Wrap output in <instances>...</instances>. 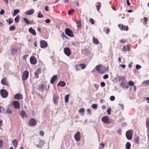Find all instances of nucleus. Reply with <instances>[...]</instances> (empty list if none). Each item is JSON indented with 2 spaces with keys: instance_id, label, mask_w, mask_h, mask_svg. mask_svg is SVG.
I'll return each mask as SVG.
<instances>
[{
  "instance_id": "f257e3e1",
  "label": "nucleus",
  "mask_w": 149,
  "mask_h": 149,
  "mask_svg": "<svg viewBox=\"0 0 149 149\" xmlns=\"http://www.w3.org/2000/svg\"><path fill=\"white\" fill-rule=\"evenodd\" d=\"M21 47L18 48L12 47L11 49V54L12 56H14L17 52L20 53L21 52Z\"/></svg>"
},
{
  "instance_id": "f03ea898",
  "label": "nucleus",
  "mask_w": 149,
  "mask_h": 149,
  "mask_svg": "<svg viewBox=\"0 0 149 149\" xmlns=\"http://www.w3.org/2000/svg\"><path fill=\"white\" fill-rule=\"evenodd\" d=\"M96 70L100 74H104L105 73L104 68L100 65H98L96 66Z\"/></svg>"
},
{
  "instance_id": "7ed1b4c3",
  "label": "nucleus",
  "mask_w": 149,
  "mask_h": 149,
  "mask_svg": "<svg viewBox=\"0 0 149 149\" xmlns=\"http://www.w3.org/2000/svg\"><path fill=\"white\" fill-rule=\"evenodd\" d=\"M29 75V72L25 70L23 72L22 76V79L23 81H26L28 79Z\"/></svg>"
},
{
  "instance_id": "20e7f679",
  "label": "nucleus",
  "mask_w": 149,
  "mask_h": 149,
  "mask_svg": "<svg viewBox=\"0 0 149 149\" xmlns=\"http://www.w3.org/2000/svg\"><path fill=\"white\" fill-rule=\"evenodd\" d=\"M133 134V131L132 130H129L127 131L126 133V136L128 140L132 139Z\"/></svg>"
},
{
  "instance_id": "39448f33",
  "label": "nucleus",
  "mask_w": 149,
  "mask_h": 149,
  "mask_svg": "<svg viewBox=\"0 0 149 149\" xmlns=\"http://www.w3.org/2000/svg\"><path fill=\"white\" fill-rule=\"evenodd\" d=\"M0 93L1 96L3 98H6L8 96V92L6 90L3 89L0 90Z\"/></svg>"
},
{
  "instance_id": "423d86ee",
  "label": "nucleus",
  "mask_w": 149,
  "mask_h": 149,
  "mask_svg": "<svg viewBox=\"0 0 149 149\" xmlns=\"http://www.w3.org/2000/svg\"><path fill=\"white\" fill-rule=\"evenodd\" d=\"M1 83L2 84L7 86L8 88H10V84L7 80V78L4 77L2 79L1 81Z\"/></svg>"
},
{
  "instance_id": "0eeeda50",
  "label": "nucleus",
  "mask_w": 149,
  "mask_h": 149,
  "mask_svg": "<svg viewBox=\"0 0 149 149\" xmlns=\"http://www.w3.org/2000/svg\"><path fill=\"white\" fill-rule=\"evenodd\" d=\"M65 33L67 36L70 37H73L74 36L73 31L69 28L65 29Z\"/></svg>"
},
{
  "instance_id": "6e6552de",
  "label": "nucleus",
  "mask_w": 149,
  "mask_h": 149,
  "mask_svg": "<svg viewBox=\"0 0 149 149\" xmlns=\"http://www.w3.org/2000/svg\"><path fill=\"white\" fill-rule=\"evenodd\" d=\"M79 67L81 69H84L86 68V64L84 63H81L79 65H76L75 66V69L76 71L79 70Z\"/></svg>"
},
{
  "instance_id": "1a4fd4ad",
  "label": "nucleus",
  "mask_w": 149,
  "mask_h": 149,
  "mask_svg": "<svg viewBox=\"0 0 149 149\" xmlns=\"http://www.w3.org/2000/svg\"><path fill=\"white\" fill-rule=\"evenodd\" d=\"M28 123L29 126H33L36 125L37 124V122L35 119L32 118L29 120Z\"/></svg>"
},
{
  "instance_id": "9d476101",
  "label": "nucleus",
  "mask_w": 149,
  "mask_h": 149,
  "mask_svg": "<svg viewBox=\"0 0 149 149\" xmlns=\"http://www.w3.org/2000/svg\"><path fill=\"white\" fill-rule=\"evenodd\" d=\"M30 62L31 64L34 65L37 63V61L36 57L32 56L30 58Z\"/></svg>"
},
{
  "instance_id": "9b49d317",
  "label": "nucleus",
  "mask_w": 149,
  "mask_h": 149,
  "mask_svg": "<svg viewBox=\"0 0 149 149\" xmlns=\"http://www.w3.org/2000/svg\"><path fill=\"white\" fill-rule=\"evenodd\" d=\"M46 86L45 84L42 83L38 85V89L41 92H43L45 89Z\"/></svg>"
},
{
  "instance_id": "f8f14e48",
  "label": "nucleus",
  "mask_w": 149,
  "mask_h": 149,
  "mask_svg": "<svg viewBox=\"0 0 149 149\" xmlns=\"http://www.w3.org/2000/svg\"><path fill=\"white\" fill-rule=\"evenodd\" d=\"M64 54L67 56H69L71 54V52L69 48L65 47L63 49Z\"/></svg>"
},
{
  "instance_id": "ddd939ff",
  "label": "nucleus",
  "mask_w": 149,
  "mask_h": 149,
  "mask_svg": "<svg viewBox=\"0 0 149 149\" xmlns=\"http://www.w3.org/2000/svg\"><path fill=\"white\" fill-rule=\"evenodd\" d=\"M12 104L15 109H19L20 108V103L18 101H13V102Z\"/></svg>"
},
{
  "instance_id": "4468645a",
  "label": "nucleus",
  "mask_w": 149,
  "mask_h": 149,
  "mask_svg": "<svg viewBox=\"0 0 149 149\" xmlns=\"http://www.w3.org/2000/svg\"><path fill=\"white\" fill-rule=\"evenodd\" d=\"M118 26L121 30L127 31L129 29L127 26L124 25L123 24H118Z\"/></svg>"
},
{
  "instance_id": "2eb2a0df",
  "label": "nucleus",
  "mask_w": 149,
  "mask_h": 149,
  "mask_svg": "<svg viewBox=\"0 0 149 149\" xmlns=\"http://www.w3.org/2000/svg\"><path fill=\"white\" fill-rule=\"evenodd\" d=\"M101 120L103 122L106 124H109L111 122V121L109 120V118L107 116H103Z\"/></svg>"
},
{
  "instance_id": "dca6fc26",
  "label": "nucleus",
  "mask_w": 149,
  "mask_h": 149,
  "mask_svg": "<svg viewBox=\"0 0 149 149\" xmlns=\"http://www.w3.org/2000/svg\"><path fill=\"white\" fill-rule=\"evenodd\" d=\"M40 43V47L42 48H46L48 45L47 42L44 40H41Z\"/></svg>"
},
{
  "instance_id": "f3484780",
  "label": "nucleus",
  "mask_w": 149,
  "mask_h": 149,
  "mask_svg": "<svg viewBox=\"0 0 149 149\" xmlns=\"http://www.w3.org/2000/svg\"><path fill=\"white\" fill-rule=\"evenodd\" d=\"M75 139L77 141H79L80 140L81 135L79 131H78L76 134L74 136Z\"/></svg>"
},
{
  "instance_id": "a211bd4d",
  "label": "nucleus",
  "mask_w": 149,
  "mask_h": 149,
  "mask_svg": "<svg viewBox=\"0 0 149 149\" xmlns=\"http://www.w3.org/2000/svg\"><path fill=\"white\" fill-rule=\"evenodd\" d=\"M41 72V69L38 68L34 72L35 77L36 78H38L39 77V74Z\"/></svg>"
},
{
  "instance_id": "6ab92c4d",
  "label": "nucleus",
  "mask_w": 149,
  "mask_h": 149,
  "mask_svg": "<svg viewBox=\"0 0 149 149\" xmlns=\"http://www.w3.org/2000/svg\"><path fill=\"white\" fill-rule=\"evenodd\" d=\"M19 114L21 117L22 118L27 117V115L25 111L24 110L21 111L19 113Z\"/></svg>"
},
{
  "instance_id": "aec40b11",
  "label": "nucleus",
  "mask_w": 149,
  "mask_h": 149,
  "mask_svg": "<svg viewBox=\"0 0 149 149\" xmlns=\"http://www.w3.org/2000/svg\"><path fill=\"white\" fill-rule=\"evenodd\" d=\"M14 98L18 100H20V99H22V95L20 93H17L14 96Z\"/></svg>"
},
{
  "instance_id": "412c9836",
  "label": "nucleus",
  "mask_w": 149,
  "mask_h": 149,
  "mask_svg": "<svg viewBox=\"0 0 149 149\" xmlns=\"http://www.w3.org/2000/svg\"><path fill=\"white\" fill-rule=\"evenodd\" d=\"M59 99V96L56 95H54L53 96V101L55 104L57 103Z\"/></svg>"
},
{
  "instance_id": "4be33fe9",
  "label": "nucleus",
  "mask_w": 149,
  "mask_h": 149,
  "mask_svg": "<svg viewBox=\"0 0 149 149\" xmlns=\"http://www.w3.org/2000/svg\"><path fill=\"white\" fill-rule=\"evenodd\" d=\"M130 49V47L129 45H126L124 46L123 48V49L124 51H127L128 52H129Z\"/></svg>"
},
{
  "instance_id": "5701e85b",
  "label": "nucleus",
  "mask_w": 149,
  "mask_h": 149,
  "mask_svg": "<svg viewBox=\"0 0 149 149\" xmlns=\"http://www.w3.org/2000/svg\"><path fill=\"white\" fill-rule=\"evenodd\" d=\"M23 19L25 23L29 25L33 24V20L29 21L27 18L25 17Z\"/></svg>"
},
{
  "instance_id": "b1692460",
  "label": "nucleus",
  "mask_w": 149,
  "mask_h": 149,
  "mask_svg": "<svg viewBox=\"0 0 149 149\" xmlns=\"http://www.w3.org/2000/svg\"><path fill=\"white\" fill-rule=\"evenodd\" d=\"M58 79V77L57 75H55L52 77L50 80V83L52 84L54 83V82L56 81Z\"/></svg>"
},
{
  "instance_id": "393cba45",
  "label": "nucleus",
  "mask_w": 149,
  "mask_h": 149,
  "mask_svg": "<svg viewBox=\"0 0 149 149\" xmlns=\"http://www.w3.org/2000/svg\"><path fill=\"white\" fill-rule=\"evenodd\" d=\"M12 143L15 148V149L18 145V142L16 139H14L12 141Z\"/></svg>"
},
{
  "instance_id": "a878e982",
  "label": "nucleus",
  "mask_w": 149,
  "mask_h": 149,
  "mask_svg": "<svg viewBox=\"0 0 149 149\" xmlns=\"http://www.w3.org/2000/svg\"><path fill=\"white\" fill-rule=\"evenodd\" d=\"M29 32L33 35L36 36V33L35 30L33 29L32 27H30L29 29Z\"/></svg>"
},
{
  "instance_id": "bb28decb",
  "label": "nucleus",
  "mask_w": 149,
  "mask_h": 149,
  "mask_svg": "<svg viewBox=\"0 0 149 149\" xmlns=\"http://www.w3.org/2000/svg\"><path fill=\"white\" fill-rule=\"evenodd\" d=\"M93 43L96 45H97L99 43V42L98 40L94 37H93Z\"/></svg>"
},
{
  "instance_id": "cd10ccee",
  "label": "nucleus",
  "mask_w": 149,
  "mask_h": 149,
  "mask_svg": "<svg viewBox=\"0 0 149 149\" xmlns=\"http://www.w3.org/2000/svg\"><path fill=\"white\" fill-rule=\"evenodd\" d=\"M66 85L65 83L63 81H61L58 82L57 84V86L60 85L61 87L65 86Z\"/></svg>"
},
{
  "instance_id": "c85d7f7f",
  "label": "nucleus",
  "mask_w": 149,
  "mask_h": 149,
  "mask_svg": "<svg viewBox=\"0 0 149 149\" xmlns=\"http://www.w3.org/2000/svg\"><path fill=\"white\" fill-rule=\"evenodd\" d=\"M34 11L33 9H31L30 11H26L25 14L26 15H32L34 13Z\"/></svg>"
},
{
  "instance_id": "c756f323",
  "label": "nucleus",
  "mask_w": 149,
  "mask_h": 149,
  "mask_svg": "<svg viewBox=\"0 0 149 149\" xmlns=\"http://www.w3.org/2000/svg\"><path fill=\"white\" fill-rule=\"evenodd\" d=\"M101 6V3L100 2H97L96 3V7L97 8V10L98 11H99V10Z\"/></svg>"
},
{
  "instance_id": "7c9ffc66",
  "label": "nucleus",
  "mask_w": 149,
  "mask_h": 149,
  "mask_svg": "<svg viewBox=\"0 0 149 149\" xmlns=\"http://www.w3.org/2000/svg\"><path fill=\"white\" fill-rule=\"evenodd\" d=\"M39 144H37L36 146L38 147H41L44 144V141L42 140H40L39 141Z\"/></svg>"
},
{
  "instance_id": "2f4dec72",
  "label": "nucleus",
  "mask_w": 149,
  "mask_h": 149,
  "mask_svg": "<svg viewBox=\"0 0 149 149\" xmlns=\"http://www.w3.org/2000/svg\"><path fill=\"white\" fill-rule=\"evenodd\" d=\"M139 137L138 136H136L134 140V142L135 143L138 144L139 143Z\"/></svg>"
},
{
  "instance_id": "473e14b6",
  "label": "nucleus",
  "mask_w": 149,
  "mask_h": 149,
  "mask_svg": "<svg viewBox=\"0 0 149 149\" xmlns=\"http://www.w3.org/2000/svg\"><path fill=\"white\" fill-rule=\"evenodd\" d=\"M146 124L147 128V132H148L149 131V118H147L146 119Z\"/></svg>"
},
{
  "instance_id": "72a5a7b5",
  "label": "nucleus",
  "mask_w": 149,
  "mask_h": 149,
  "mask_svg": "<svg viewBox=\"0 0 149 149\" xmlns=\"http://www.w3.org/2000/svg\"><path fill=\"white\" fill-rule=\"evenodd\" d=\"M131 145L130 142H128L126 143L125 145V148L126 149H130Z\"/></svg>"
},
{
  "instance_id": "f704fd0d",
  "label": "nucleus",
  "mask_w": 149,
  "mask_h": 149,
  "mask_svg": "<svg viewBox=\"0 0 149 149\" xmlns=\"http://www.w3.org/2000/svg\"><path fill=\"white\" fill-rule=\"evenodd\" d=\"M20 12V10L19 9L14 10L13 13V15L15 16L16 15L17 13H19Z\"/></svg>"
},
{
  "instance_id": "c9c22d12",
  "label": "nucleus",
  "mask_w": 149,
  "mask_h": 149,
  "mask_svg": "<svg viewBox=\"0 0 149 149\" xmlns=\"http://www.w3.org/2000/svg\"><path fill=\"white\" fill-rule=\"evenodd\" d=\"M148 21V19L146 17H144L143 18V24L145 25L147 24V22Z\"/></svg>"
},
{
  "instance_id": "e433bc0d",
  "label": "nucleus",
  "mask_w": 149,
  "mask_h": 149,
  "mask_svg": "<svg viewBox=\"0 0 149 149\" xmlns=\"http://www.w3.org/2000/svg\"><path fill=\"white\" fill-rule=\"evenodd\" d=\"M61 35L62 37L63 38H65V39H68V38L65 35V34L63 32H62L61 33Z\"/></svg>"
},
{
  "instance_id": "4c0bfd02",
  "label": "nucleus",
  "mask_w": 149,
  "mask_h": 149,
  "mask_svg": "<svg viewBox=\"0 0 149 149\" xmlns=\"http://www.w3.org/2000/svg\"><path fill=\"white\" fill-rule=\"evenodd\" d=\"M6 112L8 114H10L12 113V110H10L9 108H7L6 109Z\"/></svg>"
},
{
  "instance_id": "58836bf2",
  "label": "nucleus",
  "mask_w": 149,
  "mask_h": 149,
  "mask_svg": "<svg viewBox=\"0 0 149 149\" xmlns=\"http://www.w3.org/2000/svg\"><path fill=\"white\" fill-rule=\"evenodd\" d=\"M43 15H42L41 12H39L37 15V17L39 18H41L43 17Z\"/></svg>"
},
{
  "instance_id": "ea45409f",
  "label": "nucleus",
  "mask_w": 149,
  "mask_h": 149,
  "mask_svg": "<svg viewBox=\"0 0 149 149\" xmlns=\"http://www.w3.org/2000/svg\"><path fill=\"white\" fill-rule=\"evenodd\" d=\"M143 84L144 85H149V80H146L144 81Z\"/></svg>"
},
{
  "instance_id": "a19ab883",
  "label": "nucleus",
  "mask_w": 149,
  "mask_h": 149,
  "mask_svg": "<svg viewBox=\"0 0 149 149\" xmlns=\"http://www.w3.org/2000/svg\"><path fill=\"white\" fill-rule=\"evenodd\" d=\"M69 95H67L65 97V101L67 103L68 102L69 100Z\"/></svg>"
},
{
  "instance_id": "79ce46f5",
  "label": "nucleus",
  "mask_w": 149,
  "mask_h": 149,
  "mask_svg": "<svg viewBox=\"0 0 149 149\" xmlns=\"http://www.w3.org/2000/svg\"><path fill=\"white\" fill-rule=\"evenodd\" d=\"M74 10L71 9H70L68 11V14L69 15H71L72 13H74Z\"/></svg>"
},
{
  "instance_id": "37998d69",
  "label": "nucleus",
  "mask_w": 149,
  "mask_h": 149,
  "mask_svg": "<svg viewBox=\"0 0 149 149\" xmlns=\"http://www.w3.org/2000/svg\"><path fill=\"white\" fill-rule=\"evenodd\" d=\"M76 23L77 24V27L78 28H79L81 26V22L79 21H77Z\"/></svg>"
},
{
  "instance_id": "c03bdc74",
  "label": "nucleus",
  "mask_w": 149,
  "mask_h": 149,
  "mask_svg": "<svg viewBox=\"0 0 149 149\" xmlns=\"http://www.w3.org/2000/svg\"><path fill=\"white\" fill-rule=\"evenodd\" d=\"M15 29V27L14 25H12L11 26H10L9 28V30L10 31H13Z\"/></svg>"
},
{
  "instance_id": "a18cd8bd",
  "label": "nucleus",
  "mask_w": 149,
  "mask_h": 149,
  "mask_svg": "<svg viewBox=\"0 0 149 149\" xmlns=\"http://www.w3.org/2000/svg\"><path fill=\"white\" fill-rule=\"evenodd\" d=\"M128 85L130 86H133L134 85V83L133 81H130L128 83Z\"/></svg>"
},
{
  "instance_id": "49530a36",
  "label": "nucleus",
  "mask_w": 149,
  "mask_h": 149,
  "mask_svg": "<svg viewBox=\"0 0 149 149\" xmlns=\"http://www.w3.org/2000/svg\"><path fill=\"white\" fill-rule=\"evenodd\" d=\"M20 18V17L18 16H17L15 19V21L17 23L19 21V19Z\"/></svg>"
},
{
  "instance_id": "de8ad7c7",
  "label": "nucleus",
  "mask_w": 149,
  "mask_h": 149,
  "mask_svg": "<svg viewBox=\"0 0 149 149\" xmlns=\"http://www.w3.org/2000/svg\"><path fill=\"white\" fill-rule=\"evenodd\" d=\"M85 109L84 108H80L79 110V111L80 113H83L84 112Z\"/></svg>"
},
{
  "instance_id": "09e8293b",
  "label": "nucleus",
  "mask_w": 149,
  "mask_h": 149,
  "mask_svg": "<svg viewBox=\"0 0 149 149\" xmlns=\"http://www.w3.org/2000/svg\"><path fill=\"white\" fill-rule=\"evenodd\" d=\"M97 105L95 104H93L92 105V107L94 109H96L97 108Z\"/></svg>"
},
{
  "instance_id": "8fccbe9b",
  "label": "nucleus",
  "mask_w": 149,
  "mask_h": 149,
  "mask_svg": "<svg viewBox=\"0 0 149 149\" xmlns=\"http://www.w3.org/2000/svg\"><path fill=\"white\" fill-rule=\"evenodd\" d=\"M13 21L12 19L11 18H9L8 19V24L9 25H10L11 23H13Z\"/></svg>"
},
{
  "instance_id": "3c124183",
  "label": "nucleus",
  "mask_w": 149,
  "mask_h": 149,
  "mask_svg": "<svg viewBox=\"0 0 149 149\" xmlns=\"http://www.w3.org/2000/svg\"><path fill=\"white\" fill-rule=\"evenodd\" d=\"M89 22L91 23L92 24H94V22L93 19L92 18H90L89 20Z\"/></svg>"
},
{
  "instance_id": "603ef678",
  "label": "nucleus",
  "mask_w": 149,
  "mask_h": 149,
  "mask_svg": "<svg viewBox=\"0 0 149 149\" xmlns=\"http://www.w3.org/2000/svg\"><path fill=\"white\" fill-rule=\"evenodd\" d=\"M110 99L111 101H113L115 99V97L113 96H111L110 97Z\"/></svg>"
},
{
  "instance_id": "864d4df0",
  "label": "nucleus",
  "mask_w": 149,
  "mask_h": 149,
  "mask_svg": "<svg viewBox=\"0 0 149 149\" xmlns=\"http://www.w3.org/2000/svg\"><path fill=\"white\" fill-rule=\"evenodd\" d=\"M94 87L96 88V90H97L99 87V85L97 84H95L94 85Z\"/></svg>"
},
{
  "instance_id": "5fc2aeb1",
  "label": "nucleus",
  "mask_w": 149,
  "mask_h": 149,
  "mask_svg": "<svg viewBox=\"0 0 149 149\" xmlns=\"http://www.w3.org/2000/svg\"><path fill=\"white\" fill-rule=\"evenodd\" d=\"M107 113L108 114H109V115L110 114H111V109H110L109 108L107 110Z\"/></svg>"
},
{
  "instance_id": "6e6d98bb",
  "label": "nucleus",
  "mask_w": 149,
  "mask_h": 149,
  "mask_svg": "<svg viewBox=\"0 0 149 149\" xmlns=\"http://www.w3.org/2000/svg\"><path fill=\"white\" fill-rule=\"evenodd\" d=\"M136 68L137 69H139L141 68V66L140 65H136Z\"/></svg>"
},
{
  "instance_id": "4d7b16f0",
  "label": "nucleus",
  "mask_w": 149,
  "mask_h": 149,
  "mask_svg": "<svg viewBox=\"0 0 149 149\" xmlns=\"http://www.w3.org/2000/svg\"><path fill=\"white\" fill-rule=\"evenodd\" d=\"M109 75L108 74H105L103 77V78L104 79H106L108 78Z\"/></svg>"
},
{
  "instance_id": "13d9d810",
  "label": "nucleus",
  "mask_w": 149,
  "mask_h": 149,
  "mask_svg": "<svg viewBox=\"0 0 149 149\" xmlns=\"http://www.w3.org/2000/svg\"><path fill=\"white\" fill-rule=\"evenodd\" d=\"M100 84L102 87H104L105 85V83L104 82H101Z\"/></svg>"
},
{
  "instance_id": "bf43d9fd",
  "label": "nucleus",
  "mask_w": 149,
  "mask_h": 149,
  "mask_svg": "<svg viewBox=\"0 0 149 149\" xmlns=\"http://www.w3.org/2000/svg\"><path fill=\"white\" fill-rule=\"evenodd\" d=\"M40 135L41 136H43L44 135V132L43 131H40Z\"/></svg>"
},
{
  "instance_id": "052dcab7",
  "label": "nucleus",
  "mask_w": 149,
  "mask_h": 149,
  "mask_svg": "<svg viewBox=\"0 0 149 149\" xmlns=\"http://www.w3.org/2000/svg\"><path fill=\"white\" fill-rule=\"evenodd\" d=\"M4 109V108L2 106H0V113L2 112Z\"/></svg>"
},
{
  "instance_id": "680f3d73",
  "label": "nucleus",
  "mask_w": 149,
  "mask_h": 149,
  "mask_svg": "<svg viewBox=\"0 0 149 149\" xmlns=\"http://www.w3.org/2000/svg\"><path fill=\"white\" fill-rule=\"evenodd\" d=\"M118 78L119 81H120L121 80H123L124 79V77H121L119 76L118 77Z\"/></svg>"
},
{
  "instance_id": "e2e57ef3",
  "label": "nucleus",
  "mask_w": 149,
  "mask_h": 149,
  "mask_svg": "<svg viewBox=\"0 0 149 149\" xmlns=\"http://www.w3.org/2000/svg\"><path fill=\"white\" fill-rule=\"evenodd\" d=\"M4 13V10L3 9H1V11H0V14L1 15H3Z\"/></svg>"
},
{
  "instance_id": "0e129e2a",
  "label": "nucleus",
  "mask_w": 149,
  "mask_h": 149,
  "mask_svg": "<svg viewBox=\"0 0 149 149\" xmlns=\"http://www.w3.org/2000/svg\"><path fill=\"white\" fill-rule=\"evenodd\" d=\"M127 41V40H123V39H121V40H120V43H124L125 42Z\"/></svg>"
},
{
  "instance_id": "69168bd1",
  "label": "nucleus",
  "mask_w": 149,
  "mask_h": 149,
  "mask_svg": "<svg viewBox=\"0 0 149 149\" xmlns=\"http://www.w3.org/2000/svg\"><path fill=\"white\" fill-rule=\"evenodd\" d=\"M45 10L46 11H48L49 10V9H48V6H45Z\"/></svg>"
},
{
  "instance_id": "338daca9",
  "label": "nucleus",
  "mask_w": 149,
  "mask_h": 149,
  "mask_svg": "<svg viewBox=\"0 0 149 149\" xmlns=\"http://www.w3.org/2000/svg\"><path fill=\"white\" fill-rule=\"evenodd\" d=\"M45 22L47 23H49L50 22V20L49 19H47L45 20Z\"/></svg>"
},
{
  "instance_id": "774afa93",
  "label": "nucleus",
  "mask_w": 149,
  "mask_h": 149,
  "mask_svg": "<svg viewBox=\"0 0 149 149\" xmlns=\"http://www.w3.org/2000/svg\"><path fill=\"white\" fill-rule=\"evenodd\" d=\"M117 132L119 134H121V130L120 129H119L117 131Z\"/></svg>"
}]
</instances>
